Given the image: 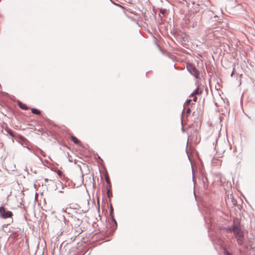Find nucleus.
<instances>
[{
  "mask_svg": "<svg viewBox=\"0 0 255 255\" xmlns=\"http://www.w3.org/2000/svg\"><path fill=\"white\" fill-rule=\"evenodd\" d=\"M226 230L228 233H232V232H234L238 243L239 245H242L244 241L243 232L242 231L239 223L234 221L233 228H227Z\"/></svg>",
  "mask_w": 255,
  "mask_h": 255,
  "instance_id": "1",
  "label": "nucleus"
},
{
  "mask_svg": "<svg viewBox=\"0 0 255 255\" xmlns=\"http://www.w3.org/2000/svg\"><path fill=\"white\" fill-rule=\"evenodd\" d=\"M0 216L2 218L6 219L12 216V213L9 211H6L3 207H0Z\"/></svg>",
  "mask_w": 255,
  "mask_h": 255,
  "instance_id": "2",
  "label": "nucleus"
},
{
  "mask_svg": "<svg viewBox=\"0 0 255 255\" xmlns=\"http://www.w3.org/2000/svg\"><path fill=\"white\" fill-rule=\"evenodd\" d=\"M188 71L196 78L198 77V74L196 69L191 64H188L187 66Z\"/></svg>",
  "mask_w": 255,
  "mask_h": 255,
  "instance_id": "3",
  "label": "nucleus"
},
{
  "mask_svg": "<svg viewBox=\"0 0 255 255\" xmlns=\"http://www.w3.org/2000/svg\"><path fill=\"white\" fill-rule=\"evenodd\" d=\"M71 139L73 142H74L75 144H79L80 143V141L78 140L77 138L74 136H71Z\"/></svg>",
  "mask_w": 255,
  "mask_h": 255,
  "instance_id": "4",
  "label": "nucleus"
},
{
  "mask_svg": "<svg viewBox=\"0 0 255 255\" xmlns=\"http://www.w3.org/2000/svg\"><path fill=\"white\" fill-rule=\"evenodd\" d=\"M31 112L36 115H39L40 114V112L36 109H32Z\"/></svg>",
  "mask_w": 255,
  "mask_h": 255,
  "instance_id": "5",
  "label": "nucleus"
},
{
  "mask_svg": "<svg viewBox=\"0 0 255 255\" xmlns=\"http://www.w3.org/2000/svg\"><path fill=\"white\" fill-rule=\"evenodd\" d=\"M19 106L20 107V108H21L22 109H24V110H27L28 109L27 106L24 104H22L21 103H19Z\"/></svg>",
  "mask_w": 255,
  "mask_h": 255,
  "instance_id": "6",
  "label": "nucleus"
},
{
  "mask_svg": "<svg viewBox=\"0 0 255 255\" xmlns=\"http://www.w3.org/2000/svg\"><path fill=\"white\" fill-rule=\"evenodd\" d=\"M199 94L198 89H197L195 91H194V92L191 94L192 96H194L195 95H197Z\"/></svg>",
  "mask_w": 255,
  "mask_h": 255,
  "instance_id": "7",
  "label": "nucleus"
},
{
  "mask_svg": "<svg viewBox=\"0 0 255 255\" xmlns=\"http://www.w3.org/2000/svg\"><path fill=\"white\" fill-rule=\"evenodd\" d=\"M62 174V173L61 171H58V175H59L60 177H61Z\"/></svg>",
  "mask_w": 255,
  "mask_h": 255,
  "instance_id": "8",
  "label": "nucleus"
},
{
  "mask_svg": "<svg viewBox=\"0 0 255 255\" xmlns=\"http://www.w3.org/2000/svg\"><path fill=\"white\" fill-rule=\"evenodd\" d=\"M225 255H232L231 254H230V253L229 252H228V251H226V252H225Z\"/></svg>",
  "mask_w": 255,
  "mask_h": 255,
  "instance_id": "9",
  "label": "nucleus"
},
{
  "mask_svg": "<svg viewBox=\"0 0 255 255\" xmlns=\"http://www.w3.org/2000/svg\"><path fill=\"white\" fill-rule=\"evenodd\" d=\"M193 101H194V102H196V101H197V98H196V97L194 98V99H193Z\"/></svg>",
  "mask_w": 255,
  "mask_h": 255,
  "instance_id": "10",
  "label": "nucleus"
},
{
  "mask_svg": "<svg viewBox=\"0 0 255 255\" xmlns=\"http://www.w3.org/2000/svg\"><path fill=\"white\" fill-rule=\"evenodd\" d=\"M190 102H191V100H188V101H187V102L188 103H190Z\"/></svg>",
  "mask_w": 255,
  "mask_h": 255,
  "instance_id": "11",
  "label": "nucleus"
},
{
  "mask_svg": "<svg viewBox=\"0 0 255 255\" xmlns=\"http://www.w3.org/2000/svg\"><path fill=\"white\" fill-rule=\"evenodd\" d=\"M161 12L162 13H164V11H161Z\"/></svg>",
  "mask_w": 255,
  "mask_h": 255,
  "instance_id": "12",
  "label": "nucleus"
}]
</instances>
